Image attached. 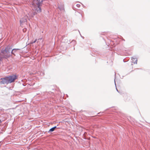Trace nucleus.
I'll return each mask as SVG.
<instances>
[{"instance_id":"nucleus-1","label":"nucleus","mask_w":150,"mask_h":150,"mask_svg":"<svg viewBox=\"0 0 150 150\" xmlns=\"http://www.w3.org/2000/svg\"><path fill=\"white\" fill-rule=\"evenodd\" d=\"M16 79V76L15 75L11 76L4 78H1L0 83L1 84H8L13 82Z\"/></svg>"},{"instance_id":"nucleus-2","label":"nucleus","mask_w":150,"mask_h":150,"mask_svg":"<svg viewBox=\"0 0 150 150\" xmlns=\"http://www.w3.org/2000/svg\"><path fill=\"white\" fill-rule=\"evenodd\" d=\"M11 48L9 47H6L4 50H1L2 56L1 58H7L11 56Z\"/></svg>"},{"instance_id":"nucleus-3","label":"nucleus","mask_w":150,"mask_h":150,"mask_svg":"<svg viewBox=\"0 0 150 150\" xmlns=\"http://www.w3.org/2000/svg\"><path fill=\"white\" fill-rule=\"evenodd\" d=\"M28 18L27 16H25L24 18H22L20 21L21 23L23 22H25L27 21V19Z\"/></svg>"},{"instance_id":"nucleus-4","label":"nucleus","mask_w":150,"mask_h":150,"mask_svg":"<svg viewBox=\"0 0 150 150\" xmlns=\"http://www.w3.org/2000/svg\"><path fill=\"white\" fill-rule=\"evenodd\" d=\"M58 7L61 11H64V6L62 4L59 5Z\"/></svg>"},{"instance_id":"nucleus-5","label":"nucleus","mask_w":150,"mask_h":150,"mask_svg":"<svg viewBox=\"0 0 150 150\" xmlns=\"http://www.w3.org/2000/svg\"><path fill=\"white\" fill-rule=\"evenodd\" d=\"M19 50V49H13L12 51H11V54L15 55V54H14V53L16 52V51H17V50Z\"/></svg>"},{"instance_id":"nucleus-6","label":"nucleus","mask_w":150,"mask_h":150,"mask_svg":"<svg viewBox=\"0 0 150 150\" xmlns=\"http://www.w3.org/2000/svg\"><path fill=\"white\" fill-rule=\"evenodd\" d=\"M132 62H133L134 64H137V59L132 57Z\"/></svg>"},{"instance_id":"nucleus-7","label":"nucleus","mask_w":150,"mask_h":150,"mask_svg":"<svg viewBox=\"0 0 150 150\" xmlns=\"http://www.w3.org/2000/svg\"><path fill=\"white\" fill-rule=\"evenodd\" d=\"M56 128V126H54V127L51 128L50 129L49 132L54 131Z\"/></svg>"},{"instance_id":"nucleus-8","label":"nucleus","mask_w":150,"mask_h":150,"mask_svg":"<svg viewBox=\"0 0 150 150\" xmlns=\"http://www.w3.org/2000/svg\"><path fill=\"white\" fill-rule=\"evenodd\" d=\"M76 6L78 7H79L80 6V5L79 4H77Z\"/></svg>"},{"instance_id":"nucleus-9","label":"nucleus","mask_w":150,"mask_h":150,"mask_svg":"<svg viewBox=\"0 0 150 150\" xmlns=\"http://www.w3.org/2000/svg\"><path fill=\"white\" fill-rule=\"evenodd\" d=\"M36 40H37L36 39L33 42H32V43H35L36 42Z\"/></svg>"},{"instance_id":"nucleus-10","label":"nucleus","mask_w":150,"mask_h":150,"mask_svg":"<svg viewBox=\"0 0 150 150\" xmlns=\"http://www.w3.org/2000/svg\"><path fill=\"white\" fill-rule=\"evenodd\" d=\"M115 85H116V83H115Z\"/></svg>"},{"instance_id":"nucleus-11","label":"nucleus","mask_w":150,"mask_h":150,"mask_svg":"<svg viewBox=\"0 0 150 150\" xmlns=\"http://www.w3.org/2000/svg\"><path fill=\"white\" fill-rule=\"evenodd\" d=\"M25 29H23V31H25Z\"/></svg>"},{"instance_id":"nucleus-12","label":"nucleus","mask_w":150,"mask_h":150,"mask_svg":"<svg viewBox=\"0 0 150 150\" xmlns=\"http://www.w3.org/2000/svg\"><path fill=\"white\" fill-rule=\"evenodd\" d=\"M25 29H23V31H25Z\"/></svg>"},{"instance_id":"nucleus-13","label":"nucleus","mask_w":150,"mask_h":150,"mask_svg":"<svg viewBox=\"0 0 150 150\" xmlns=\"http://www.w3.org/2000/svg\"><path fill=\"white\" fill-rule=\"evenodd\" d=\"M25 29H23V31H25Z\"/></svg>"},{"instance_id":"nucleus-14","label":"nucleus","mask_w":150,"mask_h":150,"mask_svg":"<svg viewBox=\"0 0 150 150\" xmlns=\"http://www.w3.org/2000/svg\"><path fill=\"white\" fill-rule=\"evenodd\" d=\"M116 90H117V91H118L117 89V88H116Z\"/></svg>"},{"instance_id":"nucleus-15","label":"nucleus","mask_w":150,"mask_h":150,"mask_svg":"<svg viewBox=\"0 0 150 150\" xmlns=\"http://www.w3.org/2000/svg\"><path fill=\"white\" fill-rule=\"evenodd\" d=\"M1 122V120H0V122Z\"/></svg>"}]
</instances>
